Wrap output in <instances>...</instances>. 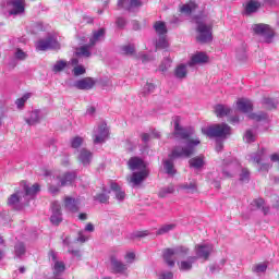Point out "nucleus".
Instances as JSON below:
<instances>
[{
  "label": "nucleus",
  "mask_w": 279,
  "mask_h": 279,
  "mask_svg": "<svg viewBox=\"0 0 279 279\" xmlns=\"http://www.w3.org/2000/svg\"><path fill=\"white\" fill-rule=\"evenodd\" d=\"M143 5V2L141 0H125L124 1V8L125 10H132V8H141Z\"/></svg>",
  "instance_id": "37"
},
{
  "label": "nucleus",
  "mask_w": 279,
  "mask_h": 279,
  "mask_svg": "<svg viewBox=\"0 0 279 279\" xmlns=\"http://www.w3.org/2000/svg\"><path fill=\"white\" fill-rule=\"evenodd\" d=\"M85 232H95V226L89 222L85 226Z\"/></svg>",
  "instance_id": "58"
},
{
  "label": "nucleus",
  "mask_w": 279,
  "mask_h": 279,
  "mask_svg": "<svg viewBox=\"0 0 279 279\" xmlns=\"http://www.w3.org/2000/svg\"><path fill=\"white\" fill-rule=\"evenodd\" d=\"M23 202H25V197H23V192L21 191L15 192L8 199V204L12 206V208H19V204Z\"/></svg>",
  "instance_id": "25"
},
{
  "label": "nucleus",
  "mask_w": 279,
  "mask_h": 279,
  "mask_svg": "<svg viewBox=\"0 0 279 279\" xmlns=\"http://www.w3.org/2000/svg\"><path fill=\"white\" fill-rule=\"evenodd\" d=\"M110 189L118 202H124L125 201V191L121 189V185H119L116 182L110 183Z\"/></svg>",
  "instance_id": "24"
},
{
  "label": "nucleus",
  "mask_w": 279,
  "mask_h": 279,
  "mask_svg": "<svg viewBox=\"0 0 279 279\" xmlns=\"http://www.w3.org/2000/svg\"><path fill=\"white\" fill-rule=\"evenodd\" d=\"M78 219H80L81 221H86V219H88V215L82 213V214L78 215Z\"/></svg>",
  "instance_id": "62"
},
{
  "label": "nucleus",
  "mask_w": 279,
  "mask_h": 279,
  "mask_svg": "<svg viewBox=\"0 0 279 279\" xmlns=\"http://www.w3.org/2000/svg\"><path fill=\"white\" fill-rule=\"evenodd\" d=\"M186 254H189V248L185 246L166 248L163 251V259L168 267H175V256H186Z\"/></svg>",
  "instance_id": "6"
},
{
  "label": "nucleus",
  "mask_w": 279,
  "mask_h": 279,
  "mask_svg": "<svg viewBox=\"0 0 279 279\" xmlns=\"http://www.w3.org/2000/svg\"><path fill=\"white\" fill-rule=\"evenodd\" d=\"M110 263L111 269L114 274H125V271H128V265L123 264L117 257H111Z\"/></svg>",
  "instance_id": "23"
},
{
  "label": "nucleus",
  "mask_w": 279,
  "mask_h": 279,
  "mask_svg": "<svg viewBox=\"0 0 279 279\" xmlns=\"http://www.w3.org/2000/svg\"><path fill=\"white\" fill-rule=\"evenodd\" d=\"M260 10V2L258 0H250L246 2L244 7V13L250 16V14H254Z\"/></svg>",
  "instance_id": "26"
},
{
  "label": "nucleus",
  "mask_w": 279,
  "mask_h": 279,
  "mask_svg": "<svg viewBox=\"0 0 279 279\" xmlns=\"http://www.w3.org/2000/svg\"><path fill=\"white\" fill-rule=\"evenodd\" d=\"M75 178H77L75 172H66L64 174H54L48 187L49 193L51 195H58L60 193V187L69 186L73 184V180H75Z\"/></svg>",
  "instance_id": "3"
},
{
  "label": "nucleus",
  "mask_w": 279,
  "mask_h": 279,
  "mask_svg": "<svg viewBox=\"0 0 279 279\" xmlns=\"http://www.w3.org/2000/svg\"><path fill=\"white\" fill-rule=\"evenodd\" d=\"M40 119H43L40 110H33L28 112L27 117H25L27 125H37V123H40Z\"/></svg>",
  "instance_id": "22"
},
{
  "label": "nucleus",
  "mask_w": 279,
  "mask_h": 279,
  "mask_svg": "<svg viewBox=\"0 0 279 279\" xmlns=\"http://www.w3.org/2000/svg\"><path fill=\"white\" fill-rule=\"evenodd\" d=\"M214 246L210 243L197 244L195 246L196 258H203V260H208L210 254H213Z\"/></svg>",
  "instance_id": "10"
},
{
  "label": "nucleus",
  "mask_w": 279,
  "mask_h": 279,
  "mask_svg": "<svg viewBox=\"0 0 279 279\" xmlns=\"http://www.w3.org/2000/svg\"><path fill=\"white\" fill-rule=\"evenodd\" d=\"M235 106L240 112H243L244 114H247L254 110V105L252 104V100L246 98H240L236 100Z\"/></svg>",
  "instance_id": "17"
},
{
  "label": "nucleus",
  "mask_w": 279,
  "mask_h": 279,
  "mask_svg": "<svg viewBox=\"0 0 279 279\" xmlns=\"http://www.w3.org/2000/svg\"><path fill=\"white\" fill-rule=\"evenodd\" d=\"M36 49L38 51H47L48 49H60V43L53 37H48L47 39H41L36 44Z\"/></svg>",
  "instance_id": "11"
},
{
  "label": "nucleus",
  "mask_w": 279,
  "mask_h": 279,
  "mask_svg": "<svg viewBox=\"0 0 279 279\" xmlns=\"http://www.w3.org/2000/svg\"><path fill=\"white\" fill-rule=\"evenodd\" d=\"M202 134L209 138H228L231 134L230 125L226 123L214 124L209 128H203Z\"/></svg>",
  "instance_id": "5"
},
{
  "label": "nucleus",
  "mask_w": 279,
  "mask_h": 279,
  "mask_svg": "<svg viewBox=\"0 0 279 279\" xmlns=\"http://www.w3.org/2000/svg\"><path fill=\"white\" fill-rule=\"evenodd\" d=\"M69 64H71V66H74L72 72L75 77H80V75H84V73H86V68H84V65H78L80 60L73 58L71 59V61H69Z\"/></svg>",
  "instance_id": "29"
},
{
  "label": "nucleus",
  "mask_w": 279,
  "mask_h": 279,
  "mask_svg": "<svg viewBox=\"0 0 279 279\" xmlns=\"http://www.w3.org/2000/svg\"><path fill=\"white\" fill-rule=\"evenodd\" d=\"M39 191H40V185H38V183H35L33 185H28L24 183L23 191H22L24 202H28V199H32V197H34V195H36Z\"/></svg>",
  "instance_id": "15"
},
{
  "label": "nucleus",
  "mask_w": 279,
  "mask_h": 279,
  "mask_svg": "<svg viewBox=\"0 0 279 279\" xmlns=\"http://www.w3.org/2000/svg\"><path fill=\"white\" fill-rule=\"evenodd\" d=\"M70 65H71V63H69L64 60H59L52 66V72L53 73H60V72L64 71V69H66V66H70Z\"/></svg>",
  "instance_id": "34"
},
{
  "label": "nucleus",
  "mask_w": 279,
  "mask_h": 279,
  "mask_svg": "<svg viewBox=\"0 0 279 279\" xmlns=\"http://www.w3.org/2000/svg\"><path fill=\"white\" fill-rule=\"evenodd\" d=\"M264 104L269 110H271V108H276V102H274L271 98H264Z\"/></svg>",
  "instance_id": "54"
},
{
  "label": "nucleus",
  "mask_w": 279,
  "mask_h": 279,
  "mask_svg": "<svg viewBox=\"0 0 279 279\" xmlns=\"http://www.w3.org/2000/svg\"><path fill=\"white\" fill-rule=\"evenodd\" d=\"M173 193H175V187L173 185H168L159 191V197H167Z\"/></svg>",
  "instance_id": "39"
},
{
  "label": "nucleus",
  "mask_w": 279,
  "mask_h": 279,
  "mask_svg": "<svg viewBox=\"0 0 279 279\" xmlns=\"http://www.w3.org/2000/svg\"><path fill=\"white\" fill-rule=\"evenodd\" d=\"M215 112L217 117H229V114L232 113V109H230V107L228 106H223V105H217L215 107Z\"/></svg>",
  "instance_id": "31"
},
{
  "label": "nucleus",
  "mask_w": 279,
  "mask_h": 279,
  "mask_svg": "<svg viewBox=\"0 0 279 279\" xmlns=\"http://www.w3.org/2000/svg\"><path fill=\"white\" fill-rule=\"evenodd\" d=\"M29 97H32V94H24L21 98L16 99L15 105L20 110L23 109Z\"/></svg>",
  "instance_id": "41"
},
{
  "label": "nucleus",
  "mask_w": 279,
  "mask_h": 279,
  "mask_svg": "<svg viewBox=\"0 0 279 279\" xmlns=\"http://www.w3.org/2000/svg\"><path fill=\"white\" fill-rule=\"evenodd\" d=\"M175 230V223L163 225L156 232L157 236H161L162 234H169V232H173Z\"/></svg>",
  "instance_id": "33"
},
{
  "label": "nucleus",
  "mask_w": 279,
  "mask_h": 279,
  "mask_svg": "<svg viewBox=\"0 0 279 279\" xmlns=\"http://www.w3.org/2000/svg\"><path fill=\"white\" fill-rule=\"evenodd\" d=\"M96 84V81L93 77H85L78 80L74 83V87L78 90H90Z\"/></svg>",
  "instance_id": "19"
},
{
  "label": "nucleus",
  "mask_w": 279,
  "mask_h": 279,
  "mask_svg": "<svg viewBox=\"0 0 279 279\" xmlns=\"http://www.w3.org/2000/svg\"><path fill=\"white\" fill-rule=\"evenodd\" d=\"M189 63H181L178 64L174 69V77L177 80H186V77L189 76Z\"/></svg>",
  "instance_id": "21"
},
{
  "label": "nucleus",
  "mask_w": 279,
  "mask_h": 279,
  "mask_svg": "<svg viewBox=\"0 0 279 279\" xmlns=\"http://www.w3.org/2000/svg\"><path fill=\"white\" fill-rule=\"evenodd\" d=\"M180 117L173 118L174 136L175 138H181L182 141H185V146L174 147L169 155V158L163 160V170L168 175H175L177 170L173 161L177 158H190V156H193L195 154V147H197V145L202 143L198 137L191 140L193 134H195V131L193 129H184L180 126Z\"/></svg>",
  "instance_id": "1"
},
{
  "label": "nucleus",
  "mask_w": 279,
  "mask_h": 279,
  "mask_svg": "<svg viewBox=\"0 0 279 279\" xmlns=\"http://www.w3.org/2000/svg\"><path fill=\"white\" fill-rule=\"evenodd\" d=\"M23 254H25V244H23L22 242H17L15 244V256H17V258H21Z\"/></svg>",
  "instance_id": "45"
},
{
  "label": "nucleus",
  "mask_w": 279,
  "mask_h": 279,
  "mask_svg": "<svg viewBox=\"0 0 279 279\" xmlns=\"http://www.w3.org/2000/svg\"><path fill=\"white\" fill-rule=\"evenodd\" d=\"M197 40L199 43H210L213 40V24H206L205 21H197Z\"/></svg>",
  "instance_id": "7"
},
{
  "label": "nucleus",
  "mask_w": 279,
  "mask_h": 279,
  "mask_svg": "<svg viewBox=\"0 0 279 279\" xmlns=\"http://www.w3.org/2000/svg\"><path fill=\"white\" fill-rule=\"evenodd\" d=\"M63 245H66V246L71 245V239L69 236H65L63 239Z\"/></svg>",
  "instance_id": "63"
},
{
  "label": "nucleus",
  "mask_w": 279,
  "mask_h": 279,
  "mask_svg": "<svg viewBox=\"0 0 279 279\" xmlns=\"http://www.w3.org/2000/svg\"><path fill=\"white\" fill-rule=\"evenodd\" d=\"M254 274H265L267 271V263H259L253 266Z\"/></svg>",
  "instance_id": "40"
},
{
  "label": "nucleus",
  "mask_w": 279,
  "mask_h": 279,
  "mask_svg": "<svg viewBox=\"0 0 279 279\" xmlns=\"http://www.w3.org/2000/svg\"><path fill=\"white\" fill-rule=\"evenodd\" d=\"M169 69H171V59L170 58H166V59H163V61L159 65V71L161 73H166V71H169Z\"/></svg>",
  "instance_id": "44"
},
{
  "label": "nucleus",
  "mask_w": 279,
  "mask_h": 279,
  "mask_svg": "<svg viewBox=\"0 0 279 279\" xmlns=\"http://www.w3.org/2000/svg\"><path fill=\"white\" fill-rule=\"evenodd\" d=\"M95 199L100 202V204H108V199H110V190L102 187V193L97 194Z\"/></svg>",
  "instance_id": "32"
},
{
  "label": "nucleus",
  "mask_w": 279,
  "mask_h": 279,
  "mask_svg": "<svg viewBox=\"0 0 279 279\" xmlns=\"http://www.w3.org/2000/svg\"><path fill=\"white\" fill-rule=\"evenodd\" d=\"M253 32H255L258 36H263L264 43H274V29L269 27L267 24H254Z\"/></svg>",
  "instance_id": "9"
},
{
  "label": "nucleus",
  "mask_w": 279,
  "mask_h": 279,
  "mask_svg": "<svg viewBox=\"0 0 279 279\" xmlns=\"http://www.w3.org/2000/svg\"><path fill=\"white\" fill-rule=\"evenodd\" d=\"M149 138H151V136H150L149 134H147V133H144V134L142 135V141H143L144 143H147V142L149 141Z\"/></svg>",
  "instance_id": "60"
},
{
  "label": "nucleus",
  "mask_w": 279,
  "mask_h": 279,
  "mask_svg": "<svg viewBox=\"0 0 279 279\" xmlns=\"http://www.w3.org/2000/svg\"><path fill=\"white\" fill-rule=\"evenodd\" d=\"M221 149H223V143L217 142V144H216V151H221Z\"/></svg>",
  "instance_id": "61"
},
{
  "label": "nucleus",
  "mask_w": 279,
  "mask_h": 279,
  "mask_svg": "<svg viewBox=\"0 0 279 279\" xmlns=\"http://www.w3.org/2000/svg\"><path fill=\"white\" fill-rule=\"evenodd\" d=\"M253 204L257 208H263L264 215H267V213H269V208L265 207V201L263 198L255 199Z\"/></svg>",
  "instance_id": "47"
},
{
  "label": "nucleus",
  "mask_w": 279,
  "mask_h": 279,
  "mask_svg": "<svg viewBox=\"0 0 279 279\" xmlns=\"http://www.w3.org/2000/svg\"><path fill=\"white\" fill-rule=\"evenodd\" d=\"M88 239H90V235L86 234L84 231H80L76 241L78 243H86Z\"/></svg>",
  "instance_id": "51"
},
{
  "label": "nucleus",
  "mask_w": 279,
  "mask_h": 279,
  "mask_svg": "<svg viewBox=\"0 0 279 279\" xmlns=\"http://www.w3.org/2000/svg\"><path fill=\"white\" fill-rule=\"evenodd\" d=\"M87 114H95V107H90L87 109Z\"/></svg>",
  "instance_id": "64"
},
{
  "label": "nucleus",
  "mask_w": 279,
  "mask_h": 279,
  "mask_svg": "<svg viewBox=\"0 0 279 279\" xmlns=\"http://www.w3.org/2000/svg\"><path fill=\"white\" fill-rule=\"evenodd\" d=\"M210 58L206 52H195L192 54L190 61L187 62L189 66H195L196 64H208Z\"/></svg>",
  "instance_id": "14"
},
{
  "label": "nucleus",
  "mask_w": 279,
  "mask_h": 279,
  "mask_svg": "<svg viewBox=\"0 0 279 279\" xmlns=\"http://www.w3.org/2000/svg\"><path fill=\"white\" fill-rule=\"evenodd\" d=\"M155 32L156 34H158V36H166L167 34V25H165V22H156L154 25Z\"/></svg>",
  "instance_id": "35"
},
{
  "label": "nucleus",
  "mask_w": 279,
  "mask_h": 279,
  "mask_svg": "<svg viewBox=\"0 0 279 279\" xmlns=\"http://www.w3.org/2000/svg\"><path fill=\"white\" fill-rule=\"evenodd\" d=\"M15 60H27V52L23 51V49L17 48L14 52Z\"/></svg>",
  "instance_id": "48"
},
{
  "label": "nucleus",
  "mask_w": 279,
  "mask_h": 279,
  "mask_svg": "<svg viewBox=\"0 0 279 279\" xmlns=\"http://www.w3.org/2000/svg\"><path fill=\"white\" fill-rule=\"evenodd\" d=\"M255 138H256V135H254V133L251 130L246 131L244 135V141L246 143H254Z\"/></svg>",
  "instance_id": "52"
},
{
  "label": "nucleus",
  "mask_w": 279,
  "mask_h": 279,
  "mask_svg": "<svg viewBox=\"0 0 279 279\" xmlns=\"http://www.w3.org/2000/svg\"><path fill=\"white\" fill-rule=\"evenodd\" d=\"M248 119L252 121H267L268 117L267 113L258 112V113H250Z\"/></svg>",
  "instance_id": "38"
},
{
  "label": "nucleus",
  "mask_w": 279,
  "mask_h": 279,
  "mask_svg": "<svg viewBox=\"0 0 279 279\" xmlns=\"http://www.w3.org/2000/svg\"><path fill=\"white\" fill-rule=\"evenodd\" d=\"M64 208L69 213H78L80 211V198H73L71 196L64 197Z\"/></svg>",
  "instance_id": "18"
},
{
  "label": "nucleus",
  "mask_w": 279,
  "mask_h": 279,
  "mask_svg": "<svg viewBox=\"0 0 279 279\" xmlns=\"http://www.w3.org/2000/svg\"><path fill=\"white\" fill-rule=\"evenodd\" d=\"M93 160V153L90 150L83 148L78 154V161L83 163L84 167H88Z\"/></svg>",
  "instance_id": "28"
},
{
  "label": "nucleus",
  "mask_w": 279,
  "mask_h": 279,
  "mask_svg": "<svg viewBox=\"0 0 279 279\" xmlns=\"http://www.w3.org/2000/svg\"><path fill=\"white\" fill-rule=\"evenodd\" d=\"M9 14L12 16H19V14H25V0H10L8 2Z\"/></svg>",
  "instance_id": "12"
},
{
  "label": "nucleus",
  "mask_w": 279,
  "mask_h": 279,
  "mask_svg": "<svg viewBox=\"0 0 279 279\" xmlns=\"http://www.w3.org/2000/svg\"><path fill=\"white\" fill-rule=\"evenodd\" d=\"M240 182H250V171L247 169H242L240 173Z\"/></svg>",
  "instance_id": "50"
},
{
  "label": "nucleus",
  "mask_w": 279,
  "mask_h": 279,
  "mask_svg": "<svg viewBox=\"0 0 279 279\" xmlns=\"http://www.w3.org/2000/svg\"><path fill=\"white\" fill-rule=\"evenodd\" d=\"M251 160L252 162L259 165L260 171H269V169H271V165L263 163V160H265V149L257 151V154L251 155Z\"/></svg>",
  "instance_id": "13"
},
{
  "label": "nucleus",
  "mask_w": 279,
  "mask_h": 279,
  "mask_svg": "<svg viewBox=\"0 0 279 279\" xmlns=\"http://www.w3.org/2000/svg\"><path fill=\"white\" fill-rule=\"evenodd\" d=\"M108 136H110V131L108 130V125L106 123L102 122L94 129L93 138L95 145L106 143V141H108Z\"/></svg>",
  "instance_id": "8"
},
{
  "label": "nucleus",
  "mask_w": 279,
  "mask_h": 279,
  "mask_svg": "<svg viewBox=\"0 0 279 279\" xmlns=\"http://www.w3.org/2000/svg\"><path fill=\"white\" fill-rule=\"evenodd\" d=\"M116 23H117V25H118V27H120V28H123V27H125V19H123V17H118L117 19V21H116Z\"/></svg>",
  "instance_id": "57"
},
{
  "label": "nucleus",
  "mask_w": 279,
  "mask_h": 279,
  "mask_svg": "<svg viewBox=\"0 0 279 279\" xmlns=\"http://www.w3.org/2000/svg\"><path fill=\"white\" fill-rule=\"evenodd\" d=\"M136 258V255L133 253V252H131V253H128L126 255H125V260H126V263H134V259Z\"/></svg>",
  "instance_id": "56"
},
{
  "label": "nucleus",
  "mask_w": 279,
  "mask_h": 279,
  "mask_svg": "<svg viewBox=\"0 0 279 279\" xmlns=\"http://www.w3.org/2000/svg\"><path fill=\"white\" fill-rule=\"evenodd\" d=\"M197 260V257L190 256L187 259H183L178 263L180 271H191L193 269V264Z\"/></svg>",
  "instance_id": "27"
},
{
  "label": "nucleus",
  "mask_w": 279,
  "mask_h": 279,
  "mask_svg": "<svg viewBox=\"0 0 279 279\" xmlns=\"http://www.w3.org/2000/svg\"><path fill=\"white\" fill-rule=\"evenodd\" d=\"M106 36V29L99 28L98 31L93 32L92 37L89 38V44L82 46L76 49L75 53L78 57L90 58V48L95 47L97 43H101Z\"/></svg>",
  "instance_id": "4"
},
{
  "label": "nucleus",
  "mask_w": 279,
  "mask_h": 279,
  "mask_svg": "<svg viewBox=\"0 0 279 279\" xmlns=\"http://www.w3.org/2000/svg\"><path fill=\"white\" fill-rule=\"evenodd\" d=\"M183 189H185V191H191V193H194V191H197V183L195 182L186 183L183 185Z\"/></svg>",
  "instance_id": "53"
},
{
  "label": "nucleus",
  "mask_w": 279,
  "mask_h": 279,
  "mask_svg": "<svg viewBox=\"0 0 279 279\" xmlns=\"http://www.w3.org/2000/svg\"><path fill=\"white\" fill-rule=\"evenodd\" d=\"M135 236L143 238V236H149V231H138Z\"/></svg>",
  "instance_id": "59"
},
{
  "label": "nucleus",
  "mask_w": 279,
  "mask_h": 279,
  "mask_svg": "<svg viewBox=\"0 0 279 279\" xmlns=\"http://www.w3.org/2000/svg\"><path fill=\"white\" fill-rule=\"evenodd\" d=\"M51 208H52V215L50 217V221L51 223H53V226H59L60 222L62 221V208L60 206V203L53 202Z\"/></svg>",
  "instance_id": "16"
},
{
  "label": "nucleus",
  "mask_w": 279,
  "mask_h": 279,
  "mask_svg": "<svg viewBox=\"0 0 279 279\" xmlns=\"http://www.w3.org/2000/svg\"><path fill=\"white\" fill-rule=\"evenodd\" d=\"M156 47H157V49H167V47H169V41H167L166 35L159 36Z\"/></svg>",
  "instance_id": "43"
},
{
  "label": "nucleus",
  "mask_w": 279,
  "mask_h": 279,
  "mask_svg": "<svg viewBox=\"0 0 279 279\" xmlns=\"http://www.w3.org/2000/svg\"><path fill=\"white\" fill-rule=\"evenodd\" d=\"M84 145V137L75 136L71 140V147L77 149Z\"/></svg>",
  "instance_id": "42"
},
{
  "label": "nucleus",
  "mask_w": 279,
  "mask_h": 279,
  "mask_svg": "<svg viewBox=\"0 0 279 279\" xmlns=\"http://www.w3.org/2000/svg\"><path fill=\"white\" fill-rule=\"evenodd\" d=\"M158 279H173V272L171 271H163L159 275Z\"/></svg>",
  "instance_id": "55"
},
{
  "label": "nucleus",
  "mask_w": 279,
  "mask_h": 279,
  "mask_svg": "<svg viewBox=\"0 0 279 279\" xmlns=\"http://www.w3.org/2000/svg\"><path fill=\"white\" fill-rule=\"evenodd\" d=\"M156 90V85L154 83H146L142 89L143 95H150V93H154Z\"/></svg>",
  "instance_id": "46"
},
{
  "label": "nucleus",
  "mask_w": 279,
  "mask_h": 279,
  "mask_svg": "<svg viewBox=\"0 0 279 279\" xmlns=\"http://www.w3.org/2000/svg\"><path fill=\"white\" fill-rule=\"evenodd\" d=\"M241 169V163H239L238 160H233L226 165V167L222 170V173L225 178H232L236 171Z\"/></svg>",
  "instance_id": "20"
},
{
  "label": "nucleus",
  "mask_w": 279,
  "mask_h": 279,
  "mask_svg": "<svg viewBox=\"0 0 279 279\" xmlns=\"http://www.w3.org/2000/svg\"><path fill=\"white\" fill-rule=\"evenodd\" d=\"M195 8H197L195 2L190 1L189 3L183 4V5L180 7V12L182 14H191V12H193V10H195Z\"/></svg>",
  "instance_id": "36"
},
{
  "label": "nucleus",
  "mask_w": 279,
  "mask_h": 279,
  "mask_svg": "<svg viewBox=\"0 0 279 279\" xmlns=\"http://www.w3.org/2000/svg\"><path fill=\"white\" fill-rule=\"evenodd\" d=\"M129 169L133 172L126 180L131 186H138L149 178L147 163L141 157H131L128 161Z\"/></svg>",
  "instance_id": "2"
},
{
  "label": "nucleus",
  "mask_w": 279,
  "mask_h": 279,
  "mask_svg": "<svg viewBox=\"0 0 279 279\" xmlns=\"http://www.w3.org/2000/svg\"><path fill=\"white\" fill-rule=\"evenodd\" d=\"M121 51L124 56H132V53L135 51V48L133 45H126L121 48Z\"/></svg>",
  "instance_id": "49"
},
{
  "label": "nucleus",
  "mask_w": 279,
  "mask_h": 279,
  "mask_svg": "<svg viewBox=\"0 0 279 279\" xmlns=\"http://www.w3.org/2000/svg\"><path fill=\"white\" fill-rule=\"evenodd\" d=\"M189 165L192 169L199 170L206 165L204 156H196L189 160Z\"/></svg>",
  "instance_id": "30"
}]
</instances>
